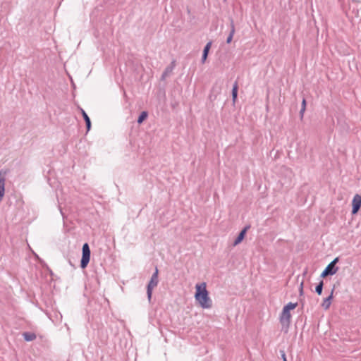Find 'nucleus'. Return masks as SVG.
Returning a JSON list of instances; mask_svg holds the SVG:
<instances>
[{"label": "nucleus", "instance_id": "nucleus-1", "mask_svg": "<svg viewBox=\"0 0 361 361\" xmlns=\"http://www.w3.org/2000/svg\"><path fill=\"white\" fill-rule=\"evenodd\" d=\"M196 291L195 294V300L203 309H209L212 307V300L209 296V292L206 288V283H197L195 286Z\"/></svg>", "mask_w": 361, "mask_h": 361}, {"label": "nucleus", "instance_id": "nucleus-2", "mask_svg": "<svg viewBox=\"0 0 361 361\" xmlns=\"http://www.w3.org/2000/svg\"><path fill=\"white\" fill-rule=\"evenodd\" d=\"M159 270L157 267H155L154 272L152 274L151 279L147 286V295L149 302H151L153 288L157 287L159 283Z\"/></svg>", "mask_w": 361, "mask_h": 361}, {"label": "nucleus", "instance_id": "nucleus-3", "mask_svg": "<svg viewBox=\"0 0 361 361\" xmlns=\"http://www.w3.org/2000/svg\"><path fill=\"white\" fill-rule=\"evenodd\" d=\"M91 251L87 243L83 244L82 247V258L80 260V267L85 269L87 267L90 260Z\"/></svg>", "mask_w": 361, "mask_h": 361}, {"label": "nucleus", "instance_id": "nucleus-4", "mask_svg": "<svg viewBox=\"0 0 361 361\" xmlns=\"http://www.w3.org/2000/svg\"><path fill=\"white\" fill-rule=\"evenodd\" d=\"M291 314L290 311L283 308L282 312L280 316V322L283 326H289L290 323Z\"/></svg>", "mask_w": 361, "mask_h": 361}, {"label": "nucleus", "instance_id": "nucleus-5", "mask_svg": "<svg viewBox=\"0 0 361 361\" xmlns=\"http://www.w3.org/2000/svg\"><path fill=\"white\" fill-rule=\"evenodd\" d=\"M361 207V196L356 194L352 201V214H355Z\"/></svg>", "mask_w": 361, "mask_h": 361}, {"label": "nucleus", "instance_id": "nucleus-6", "mask_svg": "<svg viewBox=\"0 0 361 361\" xmlns=\"http://www.w3.org/2000/svg\"><path fill=\"white\" fill-rule=\"evenodd\" d=\"M250 228V226L247 225L240 231V232L238 233V236L236 237V238L235 239V240L233 242L234 246L238 245L243 240V239L245 238V236L246 235V233Z\"/></svg>", "mask_w": 361, "mask_h": 361}, {"label": "nucleus", "instance_id": "nucleus-7", "mask_svg": "<svg viewBox=\"0 0 361 361\" xmlns=\"http://www.w3.org/2000/svg\"><path fill=\"white\" fill-rule=\"evenodd\" d=\"M176 66V61H173L170 65H169L164 71L161 80H164L167 77H169L173 72L174 68Z\"/></svg>", "mask_w": 361, "mask_h": 361}, {"label": "nucleus", "instance_id": "nucleus-8", "mask_svg": "<svg viewBox=\"0 0 361 361\" xmlns=\"http://www.w3.org/2000/svg\"><path fill=\"white\" fill-rule=\"evenodd\" d=\"M334 290H335V286H333L330 295L324 300V301L322 304V307L324 310H328L329 308L331 303V300L333 299V294H334Z\"/></svg>", "mask_w": 361, "mask_h": 361}, {"label": "nucleus", "instance_id": "nucleus-9", "mask_svg": "<svg viewBox=\"0 0 361 361\" xmlns=\"http://www.w3.org/2000/svg\"><path fill=\"white\" fill-rule=\"evenodd\" d=\"M212 44V41H209L204 46L203 51H202V59H201L202 63H205V61H206V60L207 59L209 50L211 49Z\"/></svg>", "mask_w": 361, "mask_h": 361}, {"label": "nucleus", "instance_id": "nucleus-10", "mask_svg": "<svg viewBox=\"0 0 361 361\" xmlns=\"http://www.w3.org/2000/svg\"><path fill=\"white\" fill-rule=\"evenodd\" d=\"M324 269L326 270V272L329 274V275L331 276L335 274L338 271V267L337 266H334L333 264L330 262Z\"/></svg>", "mask_w": 361, "mask_h": 361}, {"label": "nucleus", "instance_id": "nucleus-11", "mask_svg": "<svg viewBox=\"0 0 361 361\" xmlns=\"http://www.w3.org/2000/svg\"><path fill=\"white\" fill-rule=\"evenodd\" d=\"M81 113L82 115V117L84 118V121L85 122L87 131H89L91 128V121L87 113L83 110L81 109Z\"/></svg>", "mask_w": 361, "mask_h": 361}, {"label": "nucleus", "instance_id": "nucleus-12", "mask_svg": "<svg viewBox=\"0 0 361 361\" xmlns=\"http://www.w3.org/2000/svg\"><path fill=\"white\" fill-rule=\"evenodd\" d=\"M23 336L25 341L27 342L32 341L36 338V334L32 332H24L23 334Z\"/></svg>", "mask_w": 361, "mask_h": 361}, {"label": "nucleus", "instance_id": "nucleus-13", "mask_svg": "<svg viewBox=\"0 0 361 361\" xmlns=\"http://www.w3.org/2000/svg\"><path fill=\"white\" fill-rule=\"evenodd\" d=\"M234 33H235V26H234L233 20H231V31H230V33L226 39V43L229 44L231 42Z\"/></svg>", "mask_w": 361, "mask_h": 361}, {"label": "nucleus", "instance_id": "nucleus-14", "mask_svg": "<svg viewBox=\"0 0 361 361\" xmlns=\"http://www.w3.org/2000/svg\"><path fill=\"white\" fill-rule=\"evenodd\" d=\"M238 82L235 81L232 88V100L233 102H235L238 98Z\"/></svg>", "mask_w": 361, "mask_h": 361}, {"label": "nucleus", "instance_id": "nucleus-15", "mask_svg": "<svg viewBox=\"0 0 361 361\" xmlns=\"http://www.w3.org/2000/svg\"><path fill=\"white\" fill-rule=\"evenodd\" d=\"M148 116V112L146 111H143L141 112L140 116H138V118L137 120V122L138 124H141L143 123L144 121L147 119Z\"/></svg>", "mask_w": 361, "mask_h": 361}, {"label": "nucleus", "instance_id": "nucleus-16", "mask_svg": "<svg viewBox=\"0 0 361 361\" xmlns=\"http://www.w3.org/2000/svg\"><path fill=\"white\" fill-rule=\"evenodd\" d=\"M323 287H324V281H323V280H321L319 281V283L315 287V292L319 295H321L322 294Z\"/></svg>", "mask_w": 361, "mask_h": 361}, {"label": "nucleus", "instance_id": "nucleus-17", "mask_svg": "<svg viewBox=\"0 0 361 361\" xmlns=\"http://www.w3.org/2000/svg\"><path fill=\"white\" fill-rule=\"evenodd\" d=\"M297 306H298L297 302L293 303V302H290L287 305H286L283 307V308L286 309V310L290 311V310L295 309Z\"/></svg>", "mask_w": 361, "mask_h": 361}, {"label": "nucleus", "instance_id": "nucleus-18", "mask_svg": "<svg viewBox=\"0 0 361 361\" xmlns=\"http://www.w3.org/2000/svg\"><path fill=\"white\" fill-rule=\"evenodd\" d=\"M280 353H281V357H282L283 360V361H287L285 351L284 350H280Z\"/></svg>", "mask_w": 361, "mask_h": 361}, {"label": "nucleus", "instance_id": "nucleus-19", "mask_svg": "<svg viewBox=\"0 0 361 361\" xmlns=\"http://www.w3.org/2000/svg\"><path fill=\"white\" fill-rule=\"evenodd\" d=\"M301 108L302 109V111H305L306 109V100L305 99H303L302 101Z\"/></svg>", "mask_w": 361, "mask_h": 361}, {"label": "nucleus", "instance_id": "nucleus-20", "mask_svg": "<svg viewBox=\"0 0 361 361\" xmlns=\"http://www.w3.org/2000/svg\"><path fill=\"white\" fill-rule=\"evenodd\" d=\"M329 274L328 272H326V270L324 269V270L322 272V274H321V275H320V277H322V278H325V277H326V276H329Z\"/></svg>", "mask_w": 361, "mask_h": 361}, {"label": "nucleus", "instance_id": "nucleus-21", "mask_svg": "<svg viewBox=\"0 0 361 361\" xmlns=\"http://www.w3.org/2000/svg\"><path fill=\"white\" fill-rule=\"evenodd\" d=\"M339 262V257H336L333 261L331 262L334 266H336V264Z\"/></svg>", "mask_w": 361, "mask_h": 361}, {"label": "nucleus", "instance_id": "nucleus-22", "mask_svg": "<svg viewBox=\"0 0 361 361\" xmlns=\"http://www.w3.org/2000/svg\"><path fill=\"white\" fill-rule=\"evenodd\" d=\"M304 112H305V111H302V109L301 108L300 111V114L301 118L303 117Z\"/></svg>", "mask_w": 361, "mask_h": 361}, {"label": "nucleus", "instance_id": "nucleus-23", "mask_svg": "<svg viewBox=\"0 0 361 361\" xmlns=\"http://www.w3.org/2000/svg\"><path fill=\"white\" fill-rule=\"evenodd\" d=\"M299 291H300V295H302L303 294V289L302 288H300Z\"/></svg>", "mask_w": 361, "mask_h": 361}, {"label": "nucleus", "instance_id": "nucleus-24", "mask_svg": "<svg viewBox=\"0 0 361 361\" xmlns=\"http://www.w3.org/2000/svg\"><path fill=\"white\" fill-rule=\"evenodd\" d=\"M300 288H302L303 289V282H302L300 283Z\"/></svg>", "mask_w": 361, "mask_h": 361}]
</instances>
